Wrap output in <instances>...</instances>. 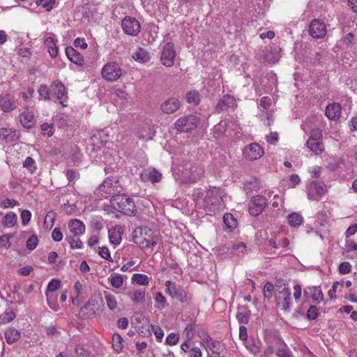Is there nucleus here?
Masks as SVG:
<instances>
[{
  "label": "nucleus",
  "instance_id": "nucleus-21",
  "mask_svg": "<svg viewBox=\"0 0 357 357\" xmlns=\"http://www.w3.org/2000/svg\"><path fill=\"white\" fill-rule=\"evenodd\" d=\"M17 108L15 100L10 94L0 96V109L4 112H10Z\"/></svg>",
  "mask_w": 357,
  "mask_h": 357
},
{
  "label": "nucleus",
  "instance_id": "nucleus-37",
  "mask_svg": "<svg viewBox=\"0 0 357 357\" xmlns=\"http://www.w3.org/2000/svg\"><path fill=\"white\" fill-rule=\"evenodd\" d=\"M65 240L68 243L71 249H81L83 246V243L79 239V236L67 235Z\"/></svg>",
  "mask_w": 357,
  "mask_h": 357
},
{
  "label": "nucleus",
  "instance_id": "nucleus-11",
  "mask_svg": "<svg viewBox=\"0 0 357 357\" xmlns=\"http://www.w3.org/2000/svg\"><path fill=\"white\" fill-rule=\"evenodd\" d=\"M264 154L263 148L257 143L248 144L243 150V157L249 161L257 160L261 158Z\"/></svg>",
  "mask_w": 357,
  "mask_h": 357
},
{
  "label": "nucleus",
  "instance_id": "nucleus-27",
  "mask_svg": "<svg viewBox=\"0 0 357 357\" xmlns=\"http://www.w3.org/2000/svg\"><path fill=\"white\" fill-rule=\"evenodd\" d=\"M140 177L144 182L150 181L152 183H157L161 180L162 174L155 169L152 170L145 169L142 172Z\"/></svg>",
  "mask_w": 357,
  "mask_h": 357
},
{
  "label": "nucleus",
  "instance_id": "nucleus-12",
  "mask_svg": "<svg viewBox=\"0 0 357 357\" xmlns=\"http://www.w3.org/2000/svg\"><path fill=\"white\" fill-rule=\"evenodd\" d=\"M122 29L127 35L136 36L141 30V25L138 20L132 17H124L121 23Z\"/></svg>",
  "mask_w": 357,
  "mask_h": 357
},
{
  "label": "nucleus",
  "instance_id": "nucleus-23",
  "mask_svg": "<svg viewBox=\"0 0 357 357\" xmlns=\"http://www.w3.org/2000/svg\"><path fill=\"white\" fill-rule=\"evenodd\" d=\"M68 227L70 233L75 236H80L86 230L84 224L78 219L70 220Z\"/></svg>",
  "mask_w": 357,
  "mask_h": 357
},
{
  "label": "nucleus",
  "instance_id": "nucleus-1",
  "mask_svg": "<svg viewBox=\"0 0 357 357\" xmlns=\"http://www.w3.org/2000/svg\"><path fill=\"white\" fill-rule=\"evenodd\" d=\"M201 189H196L193 196L198 204H200L209 215L215 213L222 208V192L220 188H212L206 192Z\"/></svg>",
  "mask_w": 357,
  "mask_h": 357
},
{
  "label": "nucleus",
  "instance_id": "nucleus-47",
  "mask_svg": "<svg viewBox=\"0 0 357 357\" xmlns=\"http://www.w3.org/2000/svg\"><path fill=\"white\" fill-rule=\"evenodd\" d=\"M223 221L226 227L229 229L235 228L237 225L236 219L231 213L225 214L223 216Z\"/></svg>",
  "mask_w": 357,
  "mask_h": 357
},
{
  "label": "nucleus",
  "instance_id": "nucleus-38",
  "mask_svg": "<svg viewBox=\"0 0 357 357\" xmlns=\"http://www.w3.org/2000/svg\"><path fill=\"white\" fill-rule=\"evenodd\" d=\"M244 345L246 349L254 356H257L260 352L259 347L256 344L255 341L252 339L244 341Z\"/></svg>",
  "mask_w": 357,
  "mask_h": 357
},
{
  "label": "nucleus",
  "instance_id": "nucleus-29",
  "mask_svg": "<svg viewBox=\"0 0 357 357\" xmlns=\"http://www.w3.org/2000/svg\"><path fill=\"white\" fill-rule=\"evenodd\" d=\"M326 116L330 120H335L338 119L341 114V106L338 103L329 104L326 108Z\"/></svg>",
  "mask_w": 357,
  "mask_h": 357
},
{
  "label": "nucleus",
  "instance_id": "nucleus-5",
  "mask_svg": "<svg viewBox=\"0 0 357 357\" xmlns=\"http://www.w3.org/2000/svg\"><path fill=\"white\" fill-rule=\"evenodd\" d=\"M182 174L186 183H193L204 176V169L198 164L188 162L184 165Z\"/></svg>",
  "mask_w": 357,
  "mask_h": 357
},
{
  "label": "nucleus",
  "instance_id": "nucleus-19",
  "mask_svg": "<svg viewBox=\"0 0 357 357\" xmlns=\"http://www.w3.org/2000/svg\"><path fill=\"white\" fill-rule=\"evenodd\" d=\"M180 106L181 102L178 98H169L161 104L160 109L164 114H171L176 112Z\"/></svg>",
  "mask_w": 357,
  "mask_h": 357
},
{
  "label": "nucleus",
  "instance_id": "nucleus-22",
  "mask_svg": "<svg viewBox=\"0 0 357 357\" xmlns=\"http://www.w3.org/2000/svg\"><path fill=\"white\" fill-rule=\"evenodd\" d=\"M236 105V100L234 96L227 94L220 98L216 105L218 112L227 110L228 108L233 107Z\"/></svg>",
  "mask_w": 357,
  "mask_h": 357
},
{
  "label": "nucleus",
  "instance_id": "nucleus-6",
  "mask_svg": "<svg viewBox=\"0 0 357 357\" xmlns=\"http://www.w3.org/2000/svg\"><path fill=\"white\" fill-rule=\"evenodd\" d=\"M309 150L316 155H320L324 151L322 142V132L320 129H313L310 132V137L306 142Z\"/></svg>",
  "mask_w": 357,
  "mask_h": 357
},
{
  "label": "nucleus",
  "instance_id": "nucleus-34",
  "mask_svg": "<svg viewBox=\"0 0 357 357\" xmlns=\"http://www.w3.org/2000/svg\"><path fill=\"white\" fill-rule=\"evenodd\" d=\"M103 294L106 301L107 307L111 311H114L118 306L117 300L116 297L109 292L106 291H105Z\"/></svg>",
  "mask_w": 357,
  "mask_h": 357
},
{
  "label": "nucleus",
  "instance_id": "nucleus-30",
  "mask_svg": "<svg viewBox=\"0 0 357 357\" xmlns=\"http://www.w3.org/2000/svg\"><path fill=\"white\" fill-rule=\"evenodd\" d=\"M280 58V48L278 46L270 47L264 55V59L271 63H277Z\"/></svg>",
  "mask_w": 357,
  "mask_h": 357
},
{
  "label": "nucleus",
  "instance_id": "nucleus-53",
  "mask_svg": "<svg viewBox=\"0 0 357 357\" xmlns=\"http://www.w3.org/2000/svg\"><path fill=\"white\" fill-rule=\"evenodd\" d=\"M38 93L40 98L44 100H50V90L46 85H41L38 90Z\"/></svg>",
  "mask_w": 357,
  "mask_h": 357
},
{
  "label": "nucleus",
  "instance_id": "nucleus-59",
  "mask_svg": "<svg viewBox=\"0 0 357 357\" xmlns=\"http://www.w3.org/2000/svg\"><path fill=\"white\" fill-rule=\"evenodd\" d=\"M179 340V335L177 333H172L166 338V343L169 345H175Z\"/></svg>",
  "mask_w": 357,
  "mask_h": 357
},
{
  "label": "nucleus",
  "instance_id": "nucleus-45",
  "mask_svg": "<svg viewBox=\"0 0 357 357\" xmlns=\"http://www.w3.org/2000/svg\"><path fill=\"white\" fill-rule=\"evenodd\" d=\"M132 281L139 285L145 286L149 284V278L144 274H133Z\"/></svg>",
  "mask_w": 357,
  "mask_h": 357
},
{
  "label": "nucleus",
  "instance_id": "nucleus-15",
  "mask_svg": "<svg viewBox=\"0 0 357 357\" xmlns=\"http://www.w3.org/2000/svg\"><path fill=\"white\" fill-rule=\"evenodd\" d=\"M326 26L320 20H313L309 26V34L314 38H321L326 34Z\"/></svg>",
  "mask_w": 357,
  "mask_h": 357
},
{
  "label": "nucleus",
  "instance_id": "nucleus-26",
  "mask_svg": "<svg viewBox=\"0 0 357 357\" xmlns=\"http://www.w3.org/2000/svg\"><path fill=\"white\" fill-rule=\"evenodd\" d=\"M128 296L135 303H144L146 298V291L144 288L134 289L127 293Z\"/></svg>",
  "mask_w": 357,
  "mask_h": 357
},
{
  "label": "nucleus",
  "instance_id": "nucleus-61",
  "mask_svg": "<svg viewBox=\"0 0 357 357\" xmlns=\"http://www.w3.org/2000/svg\"><path fill=\"white\" fill-rule=\"evenodd\" d=\"M351 266L347 261L341 263L338 267V271H339L340 273H341V274L349 273L351 272Z\"/></svg>",
  "mask_w": 357,
  "mask_h": 357
},
{
  "label": "nucleus",
  "instance_id": "nucleus-17",
  "mask_svg": "<svg viewBox=\"0 0 357 357\" xmlns=\"http://www.w3.org/2000/svg\"><path fill=\"white\" fill-rule=\"evenodd\" d=\"M291 301V291L288 288L284 287L281 291H278L276 295L277 305L281 310L287 311L289 309Z\"/></svg>",
  "mask_w": 357,
  "mask_h": 357
},
{
  "label": "nucleus",
  "instance_id": "nucleus-20",
  "mask_svg": "<svg viewBox=\"0 0 357 357\" xmlns=\"http://www.w3.org/2000/svg\"><path fill=\"white\" fill-rule=\"evenodd\" d=\"M19 119L22 126L26 129L33 128L36 123L33 112L28 109L21 113L19 115Z\"/></svg>",
  "mask_w": 357,
  "mask_h": 357
},
{
  "label": "nucleus",
  "instance_id": "nucleus-25",
  "mask_svg": "<svg viewBox=\"0 0 357 357\" xmlns=\"http://www.w3.org/2000/svg\"><path fill=\"white\" fill-rule=\"evenodd\" d=\"M19 138V132L13 128H0V139L6 142H11Z\"/></svg>",
  "mask_w": 357,
  "mask_h": 357
},
{
  "label": "nucleus",
  "instance_id": "nucleus-28",
  "mask_svg": "<svg viewBox=\"0 0 357 357\" xmlns=\"http://www.w3.org/2000/svg\"><path fill=\"white\" fill-rule=\"evenodd\" d=\"M123 230L120 226L116 225L108 231L109 242L115 245H119L122 239Z\"/></svg>",
  "mask_w": 357,
  "mask_h": 357
},
{
  "label": "nucleus",
  "instance_id": "nucleus-9",
  "mask_svg": "<svg viewBox=\"0 0 357 357\" xmlns=\"http://www.w3.org/2000/svg\"><path fill=\"white\" fill-rule=\"evenodd\" d=\"M100 190L109 195H115L116 193H119L123 190L119 181V176L112 175L107 178L100 185Z\"/></svg>",
  "mask_w": 357,
  "mask_h": 357
},
{
  "label": "nucleus",
  "instance_id": "nucleus-3",
  "mask_svg": "<svg viewBox=\"0 0 357 357\" xmlns=\"http://www.w3.org/2000/svg\"><path fill=\"white\" fill-rule=\"evenodd\" d=\"M266 246L271 250H273V253L278 255H285L286 252L291 250L289 240L275 233L272 234L271 238H267Z\"/></svg>",
  "mask_w": 357,
  "mask_h": 357
},
{
  "label": "nucleus",
  "instance_id": "nucleus-44",
  "mask_svg": "<svg viewBox=\"0 0 357 357\" xmlns=\"http://www.w3.org/2000/svg\"><path fill=\"white\" fill-rule=\"evenodd\" d=\"M56 218V213L53 211H50L47 213L45 218L44 226L46 229H50L54 225V220Z\"/></svg>",
  "mask_w": 357,
  "mask_h": 357
},
{
  "label": "nucleus",
  "instance_id": "nucleus-8",
  "mask_svg": "<svg viewBox=\"0 0 357 357\" xmlns=\"http://www.w3.org/2000/svg\"><path fill=\"white\" fill-rule=\"evenodd\" d=\"M102 77L109 82L116 81L122 75V70L116 62L105 64L101 71Z\"/></svg>",
  "mask_w": 357,
  "mask_h": 357
},
{
  "label": "nucleus",
  "instance_id": "nucleus-51",
  "mask_svg": "<svg viewBox=\"0 0 357 357\" xmlns=\"http://www.w3.org/2000/svg\"><path fill=\"white\" fill-rule=\"evenodd\" d=\"M275 355L278 357H294L292 352L287 347L286 345L281 348H278L275 351Z\"/></svg>",
  "mask_w": 357,
  "mask_h": 357
},
{
  "label": "nucleus",
  "instance_id": "nucleus-57",
  "mask_svg": "<svg viewBox=\"0 0 357 357\" xmlns=\"http://www.w3.org/2000/svg\"><path fill=\"white\" fill-rule=\"evenodd\" d=\"M312 298L314 301L320 302L323 300L324 296L319 289L313 287L312 289Z\"/></svg>",
  "mask_w": 357,
  "mask_h": 357
},
{
  "label": "nucleus",
  "instance_id": "nucleus-16",
  "mask_svg": "<svg viewBox=\"0 0 357 357\" xmlns=\"http://www.w3.org/2000/svg\"><path fill=\"white\" fill-rule=\"evenodd\" d=\"M50 91L52 96H55L58 100H60L59 103L63 107H67L68 104L63 99L66 96V89L63 84L61 82H53L50 86Z\"/></svg>",
  "mask_w": 357,
  "mask_h": 357
},
{
  "label": "nucleus",
  "instance_id": "nucleus-63",
  "mask_svg": "<svg viewBox=\"0 0 357 357\" xmlns=\"http://www.w3.org/2000/svg\"><path fill=\"white\" fill-rule=\"evenodd\" d=\"M31 218V213L28 210H23L21 213L22 222L24 225H26Z\"/></svg>",
  "mask_w": 357,
  "mask_h": 357
},
{
  "label": "nucleus",
  "instance_id": "nucleus-60",
  "mask_svg": "<svg viewBox=\"0 0 357 357\" xmlns=\"http://www.w3.org/2000/svg\"><path fill=\"white\" fill-rule=\"evenodd\" d=\"M208 342V347L211 350L213 354H217L219 353L220 347V342L217 340H213L212 339H210V341Z\"/></svg>",
  "mask_w": 357,
  "mask_h": 357
},
{
  "label": "nucleus",
  "instance_id": "nucleus-13",
  "mask_svg": "<svg viewBox=\"0 0 357 357\" xmlns=\"http://www.w3.org/2000/svg\"><path fill=\"white\" fill-rule=\"evenodd\" d=\"M267 205L265 197L257 195L253 197L249 203V212L252 216H257L262 213Z\"/></svg>",
  "mask_w": 357,
  "mask_h": 357
},
{
  "label": "nucleus",
  "instance_id": "nucleus-2",
  "mask_svg": "<svg viewBox=\"0 0 357 357\" xmlns=\"http://www.w3.org/2000/svg\"><path fill=\"white\" fill-rule=\"evenodd\" d=\"M110 202L115 210L125 215H132L136 211L134 201L126 195H115L112 197Z\"/></svg>",
  "mask_w": 357,
  "mask_h": 357
},
{
  "label": "nucleus",
  "instance_id": "nucleus-49",
  "mask_svg": "<svg viewBox=\"0 0 357 357\" xmlns=\"http://www.w3.org/2000/svg\"><path fill=\"white\" fill-rule=\"evenodd\" d=\"M23 167L31 173H34L36 170L35 160L31 157H27L23 162Z\"/></svg>",
  "mask_w": 357,
  "mask_h": 357
},
{
  "label": "nucleus",
  "instance_id": "nucleus-42",
  "mask_svg": "<svg viewBox=\"0 0 357 357\" xmlns=\"http://www.w3.org/2000/svg\"><path fill=\"white\" fill-rule=\"evenodd\" d=\"M226 132V126L222 123H219L215 125L213 129V137L220 139L223 135H225Z\"/></svg>",
  "mask_w": 357,
  "mask_h": 357
},
{
  "label": "nucleus",
  "instance_id": "nucleus-41",
  "mask_svg": "<svg viewBox=\"0 0 357 357\" xmlns=\"http://www.w3.org/2000/svg\"><path fill=\"white\" fill-rule=\"evenodd\" d=\"M47 301L50 307L54 311H58L60 308L57 303V297L55 294L46 293Z\"/></svg>",
  "mask_w": 357,
  "mask_h": 357
},
{
  "label": "nucleus",
  "instance_id": "nucleus-32",
  "mask_svg": "<svg viewBox=\"0 0 357 357\" xmlns=\"http://www.w3.org/2000/svg\"><path fill=\"white\" fill-rule=\"evenodd\" d=\"M5 338L8 344H12L20 337V333L15 328H10L4 333Z\"/></svg>",
  "mask_w": 357,
  "mask_h": 357
},
{
  "label": "nucleus",
  "instance_id": "nucleus-35",
  "mask_svg": "<svg viewBox=\"0 0 357 357\" xmlns=\"http://www.w3.org/2000/svg\"><path fill=\"white\" fill-rule=\"evenodd\" d=\"M108 280L110 284L116 289H119L123 286V278L121 275L114 273L112 274L109 278Z\"/></svg>",
  "mask_w": 357,
  "mask_h": 357
},
{
  "label": "nucleus",
  "instance_id": "nucleus-36",
  "mask_svg": "<svg viewBox=\"0 0 357 357\" xmlns=\"http://www.w3.org/2000/svg\"><path fill=\"white\" fill-rule=\"evenodd\" d=\"M289 224L294 227L300 226L303 222V217L301 214L293 212L287 217Z\"/></svg>",
  "mask_w": 357,
  "mask_h": 357
},
{
  "label": "nucleus",
  "instance_id": "nucleus-40",
  "mask_svg": "<svg viewBox=\"0 0 357 357\" xmlns=\"http://www.w3.org/2000/svg\"><path fill=\"white\" fill-rule=\"evenodd\" d=\"M17 222V215L13 212L8 213L5 218L3 225L6 227H13Z\"/></svg>",
  "mask_w": 357,
  "mask_h": 357
},
{
  "label": "nucleus",
  "instance_id": "nucleus-64",
  "mask_svg": "<svg viewBox=\"0 0 357 357\" xmlns=\"http://www.w3.org/2000/svg\"><path fill=\"white\" fill-rule=\"evenodd\" d=\"M52 238L56 242H59L63 238V234L60 229L56 227L54 229L52 233Z\"/></svg>",
  "mask_w": 357,
  "mask_h": 357
},
{
  "label": "nucleus",
  "instance_id": "nucleus-50",
  "mask_svg": "<svg viewBox=\"0 0 357 357\" xmlns=\"http://www.w3.org/2000/svg\"><path fill=\"white\" fill-rule=\"evenodd\" d=\"M157 242L155 240L154 237L151 236V238H148L146 241H143L142 244H139L138 246L142 249H153V248L156 245Z\"/></svg>",
  "mask_w": 357,
  "mask_h": 357
},
{
  "label": "nucleus",
  "instance_id": "nucleus-46",
  "mask_svg": "<svg viewBox=\"0 0 357 357\" xmlns=\"http://www.w3.org/2000/svg\"><path fill=\"white\" fill-rule=\"evenodd\" d=\"M15 318V313L12 311H7L0 315V324H6Z\"/></svg>",
  "mask_w": 357,
  "mask_h": 357
},
{
  "label": "nucleus",
  "instance_id": "nucleus-39",
  "mask_svg": "<svg viewBox=\"0 0 357 357\" xmlns=\"http://www.w3.org/2000/svg\"><path fill=\"white\" fill-rule=\"evenodd\" d=\"M185 99L188 103L199 105L200 102V95L197 91L192 90L186 93Z\"/></svg>",
  "mask_w": 357,
  "mask_h": 357
},
{
  "label": "nucleus",
  "instance_id": "nucleus-43",
  "mask_svg": "<svg viewBox=\"0 0 357 357\" xmlns=\"http://www.w3.org/2000/svg\"><path fill=\"white\" fill-rule=\"evenodd\" d=\"M123 338L119 333H114L112 336V347L114 349L119 352L121 351L123 348V344H122Z\"/></svg>",
  "mask_w": 357,
  "mask_h": 357
},
{
  "label": "nucleus",
  "instance_id": "nucleus-14",
  "mask_svg": "<svg viewBox=\"0 0 357 357\" xmlns=\"http://www.w3.org/2000/svg\"><path fill=\"white\" fill-rule=\"evenodd\" d=\"M307 197L311 200H319L325 194V185L318 181L310 183L307 187Z\"/></svg>",
  "mask_w": 357,
  "mask_h": 357
},
{
  "label": "nucleus",
  "instance_id": "nucleus-33",
  "mask_svg": "<svg viewBox=\"0 0 357 357\" xmlns=\"http://www.w3.org/2000/svg\"><path fill=\"white\" fill-rule=\"evenodd\" d=\"M45 45L47 48L50 55L53 58L56 57L58 54V47L54 39L52 37H47L45 39Z\"/></svg>",
  "mask_w": 357,
  "mask_h": 357
},
{
  "label": "nucleus",
  "instance_id": "nucleus-18",
  "mask_svg": "<svg viewBox=\"0 0 357 357\" xmlns=\"http://www.w3.org/2000/svg\"><path fill=\"white\" fill-rule=\"evenodd\" d=\"M152 236L151 230L148 227H137L132 231L133 242L139 245Z\"/></svg>",
  "mask_w": 357,
  "mask_h": 357
},
{
  "label": "nucleus",
  "instance_id": "nucleus-24",
  "mask_svg": "<svg viewBox=\"0 0 357 357\" xmlns=\"http://www.w3.org/2000/svg\"><path fill=\"white\" fill-rule=\"evenodd\" d=\"M66 54L69 60L79 66H82L84 63L83 56L72 47L66 48Z\"/></svg>",
  "mask_w": 357,
  "mask_h": 357
},
{
  "label": "nucleus",
  "instance_id": "nucleus-55",
  "mask_svg": "<svg viewBox=\"0 0 357 357\" xmlns=\"http://www.w3.org/2000/svg\"><path fill=\"white\" fill-rule=\"evenodd\" d=\"M98 254L102 258L109 261H112V258L111 257L110 252L107 247H99Z\"/></svg>",
  "mask_w": 357,
  "mask_h": 357
},
{
  "label": "nucleus",
  "instance_id": "nucleus-58",
  "mask_svg": "<svg viewBox=\"0 0 357 357\" xmlns=\"http://www.w3.org/2000/svg\"><path fill=\"white\" fill-rule=\"evenodd\" d=\"M38 245V238L36 235L30 236L26 241V247L28 249L33 250Z\"/></svg>",
  "mask_w": 357,
  "mask_h": 357
},
{
  "label": "nucleus",
  "instance_id": "nucleus-7",
  "mask_svg": "<svg viewBox=\"0 0 357 357\" xmlns=\"http://www.w3.org/2000/svg\"><path fill=\"white\" fill-rule=\"evenodd\" d=\"M198 119L195 115L190 114L181 116L174 123L175 128L180 132H188L195 129L197 126Z\"/></svg>",
  "mask_w": 357,
  "mask_h": 357
},
{
  "label": "nucleus",
  "instance_id": "nucleus-56",
  "mask_svg": "<svg viewBox=\"0 0 357 357\" xmlns=\"http://www.w3.org/2000/svg\"><path fill=\"white\" fill-rule=\"evenodd\" d=\"M274 287L271 282H267L264 287V296L267 299H270L273 296Z\"/></svg>",
  "mask_w": 357,
  "mask_h": 357
},
{
  "label": "nucleus",
  "instance_id": "nucleus-54",
  "mask_svg": "<svg viewBox=\"0 0 357 357\" xmlns=\"http://www.w3.org/2000/svg\"><path fill=\"white\" fill-rule=\"evenodd\" d=\"M319 316L318 309L315 305H311L307 312V318L309 320H314Z\"/></svg>",
  "mask_w": 357,
  "mask_h": 357
},
{
  "label": "nucleus",
  "instance_id": "nucleus-31",
  "mask_svg": "<svg viewBox=\"0 0 357 357\" xmlns=\"http://www.w3.org/2000/svg\"><path fill=\"white\" fill-rule=\"evenodd\" d=\"M250 311L245 305L238 307L236 319L240 324H247L249 321Z\"/></svg>",
  "mask_w": 357,
  "mask_h": 357
},
{
  "label": "nucleus",
  "instance_id": "nucleus-4",
  "mask_svg": "<svg viewBox=\"0 0 357 357\" xmlns=\"http://www.w3.org/2000/svg\"><path fill=\"white\" fill-rule=\"evenodd\" d=\"M166 293L172 298L178 299L182 303L190 304L192 303V296L183 289V288L175 282L170 280L165 282Z\"/></svg>",
  "mask_w": 357,
  "mask_h": 357
},
{
  "label": "nucleus",
  "instance_id": "nucleus-52",
  "mask_svg": "<svg viewBox=\"0 0 357 357\" xmlns=\"http://www.w3.org/2000/svg\"><path fill=\"white\" fill-rule=\"evenodd\" d=\"M61 282L59 280L52 279L47 285V290L46 293L54 294L60 287Z\"/></svg>",
  "mask_w": 357,
  "mask_h": 357
},
{
  "label": "nucleus",
  "instance_id": "nucleus-48",
  "mask_svg": "<svg viewBox=\"0 0 357 357\" xmlns=\"http://www.w3.org/2000/svg\"><path fill=\"white\" fill-rule=\"evenodd\" d=\"M19 203L17 201L13 199H0V207L3 208H13L15 206H18Z\"/></svg>",
  "mask_w": 357,
  "mask_h": 357
},
{
  "label": "nucleus",
  "instance_id": "nucleus-62",
  "mask_svg": "<svg viewBox=\"0 0 357 357\" xmlns=\"http://www.w3.org/2000/svg\"><path fill=\"white\" fill-rule=\"evenodd\" d=\"M155 301L156 303L160 305L161 308H164L167 305L166 298L160 292H157L155 296Z\"/></svg>",
  "mask_w": 357,
  "mask_h": 357
},
{
  "label": "nucleus",
  "instance_id": "nucleus-10",
  "mask_svg": "<svg viewBox=\"0 0 357 357\" xmlns=\"http://www.w3.org/2000/svg\"><path fill=\"white\" fill-rule=\"evenodd\" d=\"M176 53L174 45L172 43H167L162 49L160 54V62L167 68L174 66Z\"/></svg>",
  "mask_w": 357,
  "mask_h": 357
}]
</instances>
